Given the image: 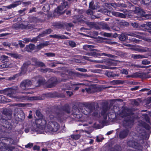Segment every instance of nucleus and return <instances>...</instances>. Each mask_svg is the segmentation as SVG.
Instances as JSON below:
<instances>
[{"label":"nucleus","mask_w":151,"mask_h":151,"mask_svg":"<svg viewBox=\"0 0 151 151\" xmlns=\"http://www.w3.org/2000/svg\"><path fill=\"white\" fill-rule=\"evenodd\" d=\"M3 146L4 147H5V148H6V149L8 150H11L12 149H13V148H9L8 147H6V145L5 144H4L2 143L1 142L0 143V148H3Z\"/></svg>","instance_id":"7c9ffc66"},{"label":"nucleus","mask_w":151,"mask_h":151,"mask_svg":"<svg viewBox=\"0 0 151 151\" xmlns=\"http://www.w3.org/2000/svg\"><path fill=\"white\" fill-rule=\"evenodd\" d=\"M97 55L96 53H93L92 54V55L94 57H97Z\"/></svg>","instance_id":"5fc2aeb1"},{"label":"nucleus","mask_w":151,"mask_h":151,"mask_svg":"<svg viewBox=\"0 0 151 151\" xmlns=\"http://www.w3.org/2000/svg\"><path fill=\"white\" fill-rule=\"evenodd\" d=\"M69 44L72 47H75L76 45L75 43L72 41H70L69 42Z\"/></svg>","instance_id":"f704fd0d"},{"label":"nucleus","mask_w":151,"mask_h":151,"mask_svg":"<svg viewBox=\"0 0 151 151\" xmlns=\"http://www.w3.org/2000/svg\"><path fill=\"white\" fill-rule=\"evenodd\" d=\"M93 47V46L92 45H86L84 46L83 48L86 50H88V49L91 48Z\"/></svg>","instance_id":"473e14b6"},{"label":"nucleus","mask_w":151,"mask_h":151,"mask_svg":"<svg viewBox=\"0 0 151 151\" xmlns=\"http://www.w3.org/2000/svg\"><path fill=\"white\" fill-rule=\"evenodd\" d=\"M9 55L12 57L15 58H19L21 57V55L17 54H10Z\"/></svg>","instance_id":"cd10ccee"},{"label":"nucleus","mask_w":151,"mask_h":151,"mask_svg":"<svg viewBox=\"0 0 151 151\" xmlns=\"http://www.w3.org/2000/svg\"><path fill=\"white\" fill-rule=\"evenodd\" d=\"M24 4H25V6H26L30 4V3L29 2H26L25 3H24Z\"/></svg>","instance_id":"052dcab7"},{"label":"nucleus","mask_w":151,"mask_h":151,"mask_svg":"<svg viewBox=\"0 0 151 151\" xmlns=\"http://www.w3.org/2000/svg\"><path fill=\"white\" fill-rule=\"evenodd\" d=\"M33 145L32 143H29L28 144L25 145V147L26 148H31L32 147Z\"/></svg>","instance_id":"ea45409f"},{"label":"nucleus","mask_w":151,"mask_h":151,"mask_svg":"<svg viewBox=\"0 0 151 151\" xmlns=\"http://www.w3.org/2000/svg\"><path fill=\"white\" fill-rule=\"evenodd\" d=\"M2 67L3 68H8V66H6V65L5 64L3 65H2Z\"/></svg>","instance_id":"680f3d73"},{"label":"nucleus","mask_w":151,"mask_h":151,"mask_svg":"<svg viewBox=\"0 0 151 151\" xmlns=\"http://www.w3.org/2000/svg\"><path fill=\"white\" fill-rule=\"evenodd\" d=\"M19 5L17 3H16L13 4H12L9 5L7 6L6 8L8 9H10L12 8H14Z\"/></svg>","instance_id":"b1692460"},{"label":"nucleus","mask_w":151,"mask_h":151,"mask_svg":"<svg viewBox=\"0 0 151 151\" xmlns=\"http://www.w3.org/2000/svg\"><path fill=\"white\" fill-rule=\"evenodd\" d=\"M120 72L121 73L126 75L128 73V72L127 70L123 69H121L120 70Z\"/></svg>","instance_id":"72a5a7b5"},{"label":"nucleus","mask_w":151,"mask_h":151,"mask_svg":"<svg viewBox=\"0 0 151 151\" xmlns=\"http://www.w3.org/2000/svg\"><path fill=\"white\" fill-rule=\"evenodd\" d=\"M35 8H34L32 9H31L30 10L29 12H32L35 11Z\"/></svg>","instance_id":"864d4df0"},{"label":"nucleus","mask_w":151,"mask_h":151,"mask_svg":"<svg viewBox=\"0 0 151 151\" xmlns=\"http://www.w3.org/2000/svg\"><path fill=\"white\" fill-rule=\"evenodd\" d=\"M144 34L139 32L129 33L127 34L123 33L119 37V39L122 41L125 40L127 38V35L139 38H142L144 36Z\"/></svg>","instance_id":"7ed1b4c3"},{"label":"nucleus","mask_w":151,"mask_h":151,"mask_svg":"<svg viewBox=\"0 0 151 151\" xmlns=\"http://www.w3.org/2000/svg\"><path fill=\"white\" fill-rule=\"evenodd\" d=\"M108 111L106 109L104 110L102 112L100 116V114H99V112L98 111H95L93 114V116L95 119L99 118L100 116L102 117L103 118V122H106L107 118V114L108 113Z\"/></svg>","instance_id":"20e7f679"},{"label":"nucleus","mask_w":151,"mask_h":151,"mask_svg":"<svg viewBox=\"0 0 151 151\" xmlns=\"http://www.w3.org/2000/svg\"><path fill=\"white\" fill-rule=\"evenodd\" d=\"M67 94L70 96L73 94V93L72 92H70L69 91H66Z\"/></svg>","instance_id":"a18cd8bd"},{"label":"nucleus","mask_w":151,"mask_h":151,"mask_svg":"<svg viewBox=\"0 0 151 151\" xmlns=\"http://www.w3.org/2000/svg\"><path fill=\"white\" fill-rule=\"evenodd\" d=\"M80 87H77V86L75 88V90H77Z\"/></svg>","instance_id":"0e129e2a"},{"label":"nucleus","mask_w":151,"mask_h":151,"mask_svg":"<svg viewBox=\"0 0 151 151\" xmlns=\"http://www.w3.org/2000/svg\"><path fill=\"white\" fill-rule=\"evenodd\" d=\"M145 128L147 129H150V127L149 126V125H146V126H145Z\"/></svg>","instance_id":"6e6d98bb"},{"label":"nucleus","mask_w":151,"mask_h":151,"mask_svg":"<svg viewBox=\"0 0 151 151\" xmlns=\"http://www.w3.org/2000/svg\"><path fill=\"white\" fill-rule=\"evenodd\" d=\"M11 100L10 99L6 98L3 95H0V103H4L10 102Z\"/></svg>","instance_id":"9b49d317"},{"label":"nucleus","mask_w":151,"mask_h":151,"mask_svg":"<svg viewBox=\"0 0 151 151\" xmlns=\"http://www.w3.org/2000/svg\"><path fill=\"white\" fill-rule=\"evenodd\" d=\"M16 76H13V77L10 78H9V80H14V78L16 77Z\"/></svg>","instance_id":"3c124183"},{"label":"nucleus","mask_w":151,"mask_h":151,"mask_svg":"<svg viewBox=\"0 0 151 151\" xmlns=\"http://www.w3.org/2000/svg\"><path fill=\"white\" fill-rule=\"evenodd\" d=\"M35 48V46L34 45L30 44L27 45L25 48L26 50L28 52H31Z\"/></svg>","instance_id":"9d476101"},{"label":"nucleus","mask_w":151,"mask_h":151,"mask_svg":"<svg viewBox=\"0 0 151 151\" xmlns=\"http://www.w3.org/2000/svg\"><path fill=\"white\" fill-rule=\"evenodd\" d=\"M27 69V65L25 63L23 64V66L22 67L21 73L22 74H24L26 71Z\"/></svg>","instance_id":"4be33fe9"},{"label":"nucleus","mask_w":151,"mask_h":151,"mask_svg":"<svg viewBox=\"0 0 151 151\" xmlns=\"http://www.w3.org/2000/svg\"><path fill=\"white\" fill-rule=\"evenodd\" d=\"M104 36L107 37H110L111 36V34L110 33H105L104 34Z\"/></svg>","instance_id":"de8ad7c7"},{"label":"nucleus","mask_w":151,"mask_h":151,"mask_svg":"<svg viewBox=\"0 0 151 151\" xmlns=\"http://www.w3.org/2000/svg\"><path fill=\"white\" fill-rule=\"evenodd\" d=\"M29 112H30V113L29 114V116H28V117L29 118H31L32 117V115L31 114L32 111H29Z\"/></svg>","instance_id":"8fccbe9b"},{"label":"nucleus","mask_w":151,"mask_h":151,"mask_svg":"<svg viewBox=\"0 0 151 151\" xmlns=\"http://www.w3.org/2000/svg\"><path fill=\"white\" fill-rule=\"evenodd\" d=\"M34 64L36 66H39L43 67L45 66L44 64L42 62L37 61V60H35L34 61Z\"/></svg>","instance_id":"aec40b11"},{"label":"nucleus","mask_w":151,"mask_h":151,"mask_svg":"<svg viewBox=\"0 0 151 151\" xmlns=\"http://www.w3.org/2000/svg\"><path fill=\"white\" fill-rule=\"evenodd\" d=\"M48 45V43L47 42H43L37 46V48L39 49L43 48L44 47L47 46Z\"/></svg>","instance_id":"f3484780"},{"label":"nucleus","mask_w":151,"mask_h":151,"mask_svg":"<svg viewBox=\"0 0 151 151\" xmlns=\"http://www.w3.org/2000/svg\"><path fill=\"white\" fill-rule=\"evenodd\" d=\"M67 73H68V74L69 75H71L73 73L71 71H68Z\"/></svg>","instance_id":"603ef678"},{"label":"nucleus","mask_w":151,"mask_h":151,"mask_svg":"<svg viewBox=\"0 0 151 151\" xmlns=\"http://www.w3.org/2000/svg\"><path fill=\"white\" fill-rule=\"evenodd\" d=\"M142 63L144 65H148L150 63V62L147 60H144L142 61Z\"/></svg>","instance_id":"c9c22d12"},{"label":"nucleus","mask_w":151,"mask_h":151,"mask_svg":"<svg viewBox=\"0 0 151 151\" xmlns=\"http://www.w3.org/2000/svg\"><path fill=\"white\" fill-rule=\"evenodd\" d=\"M39 147L37 146H35L33 148V149L34 150H38L39 149Z\"/></svg>","instance_id":"09e8293b"},{"label":"nucleus","mask_w":151,"mask_h":151,"mask_svg":"<svg viewBox=\"0 0 151 151\" xmlns=\"http://www.w3.org/2000/svg\"><path fill=\"white\" fill-rule=\"evenodd\" d=\"M3 45L5 46H8L9 47L11 45L10 43L8 42H3Z\"/></svg>","instance_id":"4c0bfd02"},{"label":"nucleus","mask_w":151,"mask_h":151,"mask_svg":"<svg viewBox=\"0 0 151 151\" xmlns=\"http://www.w3.org/2000/svg\"><path fill=\"white\" fill-rule=\"evenodd\" d=\"M128 131L127 130L121 132L119 134V137L121 138H123L125 137L128 134Z\"/></svg>","instance_id":"ddd939ff"},{"label":"nucleus","mask_w":151,"mask_h":151,"mask_svg":"<svg viewBox=\"0 0 151 151\" xmlns=\"http://www.w3.org/2000/svg\"><path fill=\"white\" fill-rule=\"evenodd\" d=\"M20 45V46L21 47H23L24 46V45L23 44L22 41H19L18 43Z\"/></svg>","instance_id":"49530a36"},{"label":"nucleus","mask_w":151,"mask_h":151,"mask_svg":"<svg viewBox=\"0 0 151 151\" xmlns=\"http://www.w3.org/2000/svg\"><path fill=\"white\" fill-rule=\"evenodd\" d=\"M29 129H25V132L27 133L29 131Z\"/></svg>","instance_id":"13d9d810"},{"label":"nucleus","mask_w":151,"mask_h":151,"mask_svg":"<svg viewBox=\"0 0 151 151\" xmlns=\"http://www.w3.org/2000/svg\"><path fill=\"white\" fill-rule=\"evenodd\" d=\"M76 69L79 70V71L84 72H86L87 71L86 69L83 68H77Z\"/></svg>","instance_id":"58836bf2"},{"label":"nucleus","mask_w":151,"mask_h":151,"mask_svg":"<svg viewBox=\"0 0 151 151\" xmlns=\"http://www.w3.org/2000/svg\"><path fill=\"white\" fill-rule=\"evenodd\" d=\"M24 82H25V84L27 89H29L28 87L32 84V82L29 80H27L24 81Z\"/></svg>","instance_id":"c85d7f7f"},{"label":"nucleus","mask_w":151,"mask_h":151,"mask_svg":"<svg viewBox=\"0 0 151 151\" xmlns=\"http://www.w3.org/2000/svg\"><path fill=\"white\" fill-rule=\"evenodd\" d=\"M91 111L92 108L91 107H90L88 108L86 107L84 108V109H83L81 110V111L85 115H88L91 112Z\"/></svg>","instance_id":"0eeeda50"},{"label":"nucleus","mask_w":151,"mask_h":151,"mask_svg":"<svg viewBox=\"0 0 151 151\" xmlns=\"http://www.w3.org/2000/svg\"><path fill=\"white\" fill-rule=\"evenodd\" d=\"M37 40V38H34L32 40L29 38H24L23 39L24 42L25 43H28L30 41H36Z\"/></svg>","instance_id":"6ab92c4d"},{"label":"nucleus","mask_w":151,"mask_h":151,"mask_svg":"<svg viewBox=\"0 0 151 151\" xmlns=\"http://www.w3.org/2000/svg\"><path fill=\"white\" fill-rule=\"evenodd\" d=\"M50 36L52 37L56 38L57 39H65L66 38V37L64 36H59L58 35H50Z\"/></svg>","instance_id":"412c9836"},{"label":"nucleus","mask_w":151,"mask_h":151,"mask_svg":"<svg viewBox=\"0 0 151 151\" xmlns=\"http://www.w3.org/2000/svg\"><path fill=\"white\" fill-rule=\"evenodd\" d=\"M50 81L51 82V83L50 84L48 85L47 86L48 88H52L55 85L57 82L56 78H51L49 81V82Z\"/></svg>","instance_id":"1a4fd4ad"},{"label":"nucleus","mask_w":151,"mask_h":151,"mask_svg":"<svg viewBox=\"0 0 151 151\" xmlns=\"http://www.w3.org/2000/svg\"><path fill=\"white\" fill-rule=\"evenodd\" d=\"M110 69H115L116 68V67H111L109 68Z\"/></svg>","instance_id":"774afa93"},{"label":"nucleus","mask_w":151,"mask_h":151,"mask_svg":"<svg viewBox=\"0 0 151 151\" xmlns=\"http://www.w3.org/2000/svg\"><path fill=\"white\" fill-rule=\"evenodd\" d=\"M147 26V25L146 24H144L142 25V27H146Z\"/></svg>","instance_id":"e2e57ef3"},{"label":"nucleus","mask_w":151,"mask_h":151,"mask_svg":"<svg viewBox=\"0 0 151 151\" xmlns=\"http://www.w3.org/2000/svg\"><path fill=\"white\" fill-rule=\"evenodd\" d=\"M84 84L82 83H77L74 84H72L71 83L69 84L68 86L66 87V88L68 89L71 90L72 88H74L76 85H83V86Z\"/></svg>","instance_id":"4468645a"},{"label":"nucleus","mask_w":151,"mask_h":151,"mask_svg":"<svg viewBox=\"0 0 151 151\" xmlns=\"http://www.w3.org/2000/svg\"><path fill=\"white\" fill-rule=\"evenodd\" d=\"M94 2L92 1L91 2L89 3V7L93 9H96L99 7V5H98L97 4H96V5H94Z\"/></svg>","instance_id":"f8f14e48"},{"label":"nucleus","mask_w":151,"mask_h":151,"mask_svg":"<svg viewBox=\"0 0 151 151\" xmlns=\"http://www.w3.org/2000/svg\"><path fill=\"white\" fill-rule=\"evenodd\" d=\"M80 137V135L79 134L73 135L71 136V137L75 139H78Z\"/></svg>","instance_id":"2f4dec72"},{"label":"nucleus","mask_w":151,"mask_h":151,"mask_svg":"<svg viewBox=\"0 0 151 151\" xmlns=\"http://www.w3.org/2000/svg\"><path fill=\"white\" fill-rule=\"evenodd\" d=\"M111 132H108L107 133H106V134L107 135H109V134H111Z\"/></svg>","instance_id":"338daca9"},{"label":"nucleus","mask_w":151,"mask_h":151,"mask_svg":"<svg viewBox=\"0 0 151 151\" xmlns=\"http://www.w3.org/2000/svg\"><path fill=\"white\" fill-rule=\"evenodd\" d=\"M18 89L17 86L13 87L11 88H8L4 89L1 91V93L5 95H7L10 98H13L17 99H22L24 100H34L37 99V98L35 97H28L24 96L19 97L13 95L14 93V91Z\"/></svg>","instance_id":"f03ea898"},{"label":"nucleus","mask_w":151,"mask_h":151,"mask_svg":"<svg viewBox=\"0 0 151 151\" xmlns=\"http://www.w3.org/2000/svg\"><path fill=\"white\" fill-rule=\"evenodd\" d=\"M73 111V112H74V114H76V118H78V115H77V112H74V111Z\"/></svg>","instance_id":"69168bd1"},{"label":"nucleus","mask_w":151,"mask_h":151,"mask_svg":"<svg viewBox=\"0 0 151 151\" xmlns=\"http://www.w3.org/2000/svg\"><path fill=\"white\" fill-rule=\"evenodd\" d=\"M86 13L88 15H91L93 14V12L91 10L88 9Z\"/></svg>","instance_id":"e433bc0d"},{"label":"nucleus","mask_w":151,"mask_h":151,"mask_svg":"<svg viewBox=\"0 0 151 151\" xmlns=\"http://www.w3.org/2000/svg\"><path fill=\"white\" fill-rule=\"evenodd\" d=\"M84 59H85L86 60H90L89 59V58L87 57L84 56Z\"/></svg>","instance_id":"bf43d9fd"},{"label":"nucleus","mask_w":151,"mask_h":151,"mask_svg":"<svg viewBox=\"0 0 151 151\" xmlns=\"http://www.w3.org/2000/svg\"><path fill=\"white\" fill-rule=\"evenodd\" d=\"M107 14L108 15L110 16L114 15L116 17L122 18H124L125 17V16L124 14L115 12L108 11Z\"/></svg>","instance_id":"423d86ee"},{"label":"nucleus","mask_w":151,"mask_h":151,"mask_svg":"<svg viewBox=\"0 0 151 151\" xmlns=\"http://www.w3.org/2000/svg\"><path fill=\"white\" fill-rule=\"evenodd\" d=\"M25 82L24 81L22 82L20 85V86L22 89L25 90L27 89V88L25 85Z\"/></svg>","instance_id":"bb28decb"},{"label":"nucleus","mask_w":151,"mask_h":151,"mask_svg":"<svg viewBox=\"0 0 151 151\" xmlns=\"http://www.w3.org/2000/svg\"><path fill=\"white\" fill-rule=\"evenodd\" d=\"M138 88V87H136L135 88H131L132 90H135L137 89Z\"/></svg>","instance_id":"4d7b16f0"},{"label":"nucleus","mask_w":151,"mask_h":151,"mask_svg":"<svg viewBox=\"0 0 151 151\" xmlns=\"http://www.w3.org/2000/svg\"><path fill=\"white\" fill-rule=\"evenodd\" d=\"M36 115L39 119L35 120V124L34 125L33 129H32L33 131L37 132L38 129H40L47 132H56L59 129L60 125L55 121L57 119L59 122L63 121L61 119L62 116L60 114L55 117L50 115L47 120L43 118L42 115L39 111H36Z\"/></svg>","instance_id":"f257e3e1"},{"label":"nucleus","mask_w":151,"mask_h":151,"mask_svg":"<svg viewBox=\"0 0 151 151\" xmlns=\"http://www.w3.org/2000/svg\"><path fill=\"white\" fill-rule=\"evenodd\" d=\"M106 75L109 77H114L116 76H119V75L118 74H116L111 72H108L106 73Z\"/></svg>","instance_id":"2eb2a0df"},{"label":"nucleus","mask_w":151,"mask_h":151,"mask_svg":"<svg viewBox=\"0 0 151 151\" xmlns=\"http://www.w3.org/2000/svg\"><path fill=\"white\" fill-rule=\"evenodd\" d=\"M51 32V30L50 29H48L45 31L43 32L42 34H40L38 37H42L44 36L45 35V34H49Z\"/></svg>","instance_id":"dca6fc26"},{"label":"nucleus","mask_w":151,"mask_h":151,"mask_svg":"<svg viewBox=\"0 0 151 151\" xmlns=\"http://www.w3.org/2000/svg\"><path fill=\"white\" fill-rule=\"evenodd\" d=\"M50 9L49 5L47 4L43 7V10L45 12H47Z\"/></svg>","instance_id":"c756f323"},{"label":"nucleus","mask_w":151,"mask_h":151,"mask_svg":"<svg viewBox=\"0 0 151 151\" xmlns=\"http://www.w3.org/2000/svg\"><path fill=\"white\" fill-rule=\"evenodd\" d=\"M61 4V5L58 6L57 9L55 10V12L58 14H61L63 13L64 12L63 10L68 6L67 2L65 1H62Z\"/></svg>","instance_id":"39448f33"},{"label":"nucleus","mask_w":151,"mask_h":151,"mask_svg":"<svg viewBox=\"0 0 151 151\" xmlns=\"http://www.w3.org/2000/svg\"><path fill=\"white\" fill-rule=\"evenodd\" d=\"M135 13L140 16L144 17L145 15V12L143 10L138 7L136 8Z\"/></svg>","instance_id":"6e6552de"},{"label":"nucleus","mask_w":151,"mask_h":151,"mask_svg":"<svg viewBox=\"0 0 151 151\" xmlns=\"http://www.w3.org/2000/svg\"><path fill=\"white\" fill-rule=\"evenodd\" d=\"M144 3L145 4H147L149 3L151 0H142Z\"/></svg>","instance_id":"37998d69"},{"label":"nucleus","mask_w":151,"mask_h":151,"mask_svg":"<svg viewBox=\"0 0 151 151\" xmlns=\"http://www.w3.org/2000/svg\"><path fill=\"white\" fill-rule=\"evenodd\" d=\"M7 111L6 109H5L3 111V113L4 115L7 116V118L5 119L6 120L7 119H9L11 118L12 113H6V112Z\"/></svg>","instance_id":"a211bd4d"},{"label":"nucleus","mask_w":151,"mask_h":151,"mask_svg":"<svg viewBox=\"0 0 151 151\" xmlns=\"http://www.w3.org/2000/svg\"><path fill=\"white\" fill-rule=\"evenodd\" d=\"M133 57L136 59H140L144 58V55H133Z\"/></svg>","instance_id":"393cba45"},{"label":"nucleus","mask_w":151,"mask_h":151,"mask_svg":"<svg viewBox=\"0 0 151 151\" xmlns=\"http://www.w3.org/2000/svg\"><path fill=\"white\" fill-rule=\"evenodd\" d=\"M132 26L135 28H137L138 26V24L135 22L132 23Z\"/></svg>","instance_id":"a19ab883"},{"label":"nucleus","mask_w":151,"mask_h":151,"mask_svg":"<svg viewBox=\"0 0 151 151\" xmlns=\"http://www.w3.org/2000/svg\"><path fill=\"white\" fill-rule=\"evenodd\" d=\"M120 115H121V116L122 117L129 116L128 113H127V111L126 110H124L122 113H120Z\"/></svg>","instance_id":"5701e85b"},{"label":"nucleus","mask_w":151,"mask_h":151,"mask_svg":"<svg viewBox=\"0 0 151 151\" xmlns=\"http://www.w3.org/2000/svg\"><path fill=\"white\" fill-rule=\"evenodd\" d=\"M45 54L48 56H53L54 55V54L53 53H46Z\"/></svg>","instance_id":"c03bdc74"},{"label":"nucleus","mask_w":151,"mask_h":151,"mask_svg":"<svg viewBox=\"0 0 151 151\" xmlns=\"http://www.w3.org/2000/svg\"><path fill=\"white\" fill-rule=\"evenodd\" d=\"M42 79V78L40 76L35 78V79L37 81V82L38 83L39 85H40L43 81L41 79Z\"/></svg>","instance_id":"a878e982"},{"label":"nucleus","mask_w":151,"mask_h":151,"mask_svg":"<svg viewBox=\"0 0 151 151\" xmlns=\"http://www.w3.org/2000/svg\"><path fill=\"white\" fill-rule=\"evenodd\" d=\"M8 57L4 55H2L1 57V58L3 60H6L7 59Z\"/></svg>","instance_id":"79ce46f5"}]
</instances>
